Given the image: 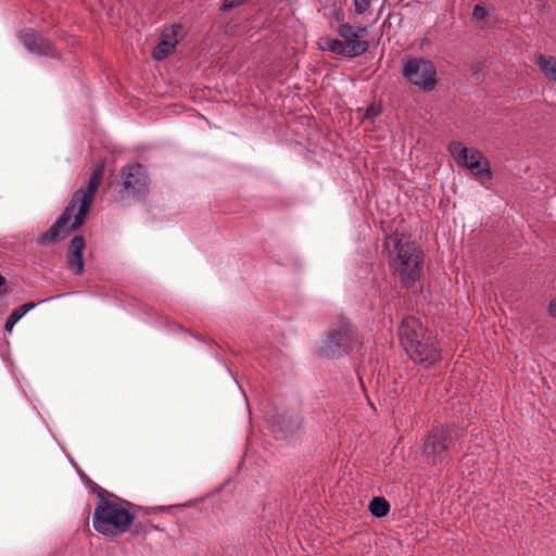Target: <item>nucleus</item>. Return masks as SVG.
Masks as SVG:
<instances>
[{
  "instance_id": "nucleus-1",
  "label": "nucleus",
  "mask_w": 556,
  "mask_h": 556,
  "mask_svg": "<svg viewBox=\"0 0 556 556\" xmlns=\"http://www.w3.org/2000/svg\"><path fill=\"white\" fill-rule=\"evenodd\" d=\"M383 249L391 274L403 287L412 288L422 271V251L403 232L388 235Z\"/></svg>"
},
{
  "instance_id": "nucleus-2",
  "label": "nucleus",
  "mask_w": 556,
  "mask_h": 556,
  "mask_svg": "<svg viewBox=\"0 0 556 556\" xmlns=\"http://www.w3.org/2000/svg\"><path fill=\"white\" fill-rule=\"evenodd\" d=\"M101 176H91L85 187L77 189L68 205L58 220L38 238L41 245L53 243L63 238L68 231L81 227L93 203Z\"/></svg>"
},
{
  "instance_id": "nucleus-3",
  "label": "nucleus",
  "mask_w": 556,
  "mask_h": 556,
  "mask_svg": "<svg viewBox=\"0 0 556 556\" xmlns=\"http://www.w3.org/2000/svg\"><path fill=\"white\" fill-rule=\"evenodd\" d=\"M134 505L115 495L101 497L93 516V529L105 536H117L129 530L135 520Z\"/></svg>"
},
{
  "instance_id": "nucleus-4",
  "label": "nucleus",
  "mask_w": 556,
  "mask_h": 556,
  "mask_svg": "<svg viewBox=\"0 0 556 556\" xmlns=\"http://www.w3.org/2000/svg\"><path fill=\"white\" fill-rule=\"evenodd\" d=\"M455 443L456 438L450 427L432 428L422 440L421 455L429 465H442Z\"/></svg>"
},
{
  "instance_id": "nucleus-5",
  "label": "nucleus",
  "mask_w": 556,
  "mask_h": 556,
  "mask_svg": "<svg viewBox=\"0 0 556 556\" xmlns=\"http://www.w3.org/2000/svg\"><path fill=\"white\" fill-rule=\"evenodd\" d=\"M357 343V336L353 326L345 319L339 320L330 330L328 338L320 348V354L333 358L348 353Z\"/></svg>"
},
{
  "instance_id": "nucleus-6",
  "label": "nucleus",
  "mask_w": 556,
  "mask_h": 556,
  "mask_svg": "<svg viewBox=\"0 0 556 556\" xmlns=\"http://www.w3.org/2000/svg\"><path fill=\"white\" fill-rule=\"evenodd\" d=\"M403 76L424 91H431L437 86V68L430 60L412 58L402 70Z\"/></svg>"
},
{
  "instance_id": "nucleus-7",
  "label": "nucleus",
  "mask_w": 556,
  "mask_h": 556,
  "mask_svg": "<svg viewBox=\"0 0 556 556\" xmlns=\"http://www.w3.org/2000/svg\"><path fill=\"white\" fill-rule=\"evenodd\" d=\"M450 152L459 165L472 174H492L489 160L479 150L466 148L454 141L450 144Z\"/></svg>"
},
{
  "instance_id": "nucleus-8",
  "label": "nucleus",
  "mask_w": 556,
  "mask_h": 556,
  "mask_svg": "<svg viewBox=\"0 0 556 556\" xmlns=\"http://www.w3.org/2000/svg\"><path fill=\"white\" fill-rule=\"evenodd\" d=\"M18 39L30 53L39 56H58L54 46L46 37L33 28L21 30L18 34Z\"/></svg>"
},
{
  "instance_id": "nucleus-9",
  "label": "nucleus",
  "mask_w": 556,
  "mask_h": 556,
  "mask_svg": "<svg viewBox=\"0 0 556 556\" xmlns=\"http://www.w3.org/2000/svg\"><path fill=\"white\" fill-rule=\"evenodd\" d=\"M413 345L414 352L410 350H405V352L415 363L433 364L441 358V351L432 333L418 341H414Z\"/></svg>"
},
{
  "instance_id": "nucleus-10",
  "label": "nucleus",
  "mask_w": 556,
  "mask_h": 556,
  "mask_svg": "<svg viewBox=\"0 0 556 556\" xmlns=\"http://www.w3.org/2000/svg\"><path fill=\"white\" fill-rule=\"evenodd\" d=\"M430 334L431 332L425 329L420 320L414 316H407L403 318L399 327V337L402 346L404 350H410L413 352V342L426 338V336Z\"/></svg>"
},
{
  "instance_id": "nucleus-11",
  "label": "nucleus",
  "mask_w": 556,
  "mask_h": 556,
  "mask_svg": "<svg viewBox=\"0 0 556 556\" xmlns=\"http://www.w3.org/2000/svg\"><path fill=\"white\" fill-rule=\"evenodd\" d=\"M324 50H328L334 54L352 59L364 54L368 48L369 42H349L339 39L327 38L325 40Z\"/></svg>"
},
{
  "instance_id": "nucleus-12",
  "label": "nucleus",
  "mask_w": 556,
  "mask_h": 556,
  "mask_svg": "<svg viewBox=\"0 0 556 556\" xmlns=\"http://www.w3.org/2000/svg\"><path fill=\"white\" fill-rule=\"evenodd\" d=\"M114 192L117 193L119 199L135 197L143 190L144 184L140 181L138 176H127L123 181H113L111 184Z\"/></svg>"
},
{
  "instance_id": "nucleus-13",
  "label": "nucleus",
  "mask_w": 556,
  "mask_h": 556,
  "mask_svg": "<svg viewBox=\"0 0 556 556\" xmlns=\"http://www.w3.org/2000/svg\"><path fill=\"white\" fill-rule=\"evenodd\" d=\"M535 64L538 65L544 77L553 84L556 80V58L553 55L538 54L535 55Z\"/></svg>"
},
{
  "instance_id": "nucleus-14",
  "label": "nucleus",
  "mask_w": 556,
  "mask_h": 556,
  "mask_svg": "<svg viewBox=\"0 0 556 556\" xmlns=\"http://www.w3.org/2000/svg\"><path fill=\"white\" fill-rule=\"evenodd\" d=\"M35 303L28 302L20 307L13 309V312L10 314L9 318L5 321L4 329L8 332H11L13 330L14 325L30 309L35 307Z\"/></svg>"
},
{
  "instance_id": "nucleus-15",
  "label": "nucleus",
  "mask_w": 556,
  "mask_h": 556,
  "mask_svg": "<svg viewBox=\"0 0 556 556\" xmlns=\"http://www.w3.org/2000/svg\"><path fill=\"white\" fill-rule=\"evenodd\" d=\"M337 31L339 36L343 38V41L368 42L367 40L361 39V35L358 34V31L349 23L340 24Z\"/></svg>"
},
{
  "instance_id": "nucleus-16",
  "label": "nucleus",
  "mask_w": 556,
  "mask_h": 556,
  "mask_svg": "<svg viewBox=\"0 0 556 556\" xmlns=\"http://www.w3.org/2000/svg\"><path fill=\"white\" fill-rule=\"evenodd\" d=\"M176 43H177V40H175V41H169L166 39L161 40L152 52L153 58L159 61L167 58L169 54H172L174 52Z\"/></svg>"
},
{
  "instance_id": "nucleus-17",
  "label": "nucleus",
  "mask_w": 556,
  "mask_h": 556,
  "mask_svg": "<svg viewBox=\"0 0 556 556\" xmlns=\"http://www.w3.org/2000/svg\"><path fill=\"white\" fill-rule=\"evenodd\" d=\"M369 511L375 517H384L390 511V504L384 497H374L369 504Z\"/></svg>"
},
{
  "instance_id": "nucleus-18",
  "label": "nucleus",
  "mask_w": 556,
  "mask_h": 556,
  "mask_svg": "<svg viewBox=\"0 0 556 556\" xmlns=\"http://www.w3.org/2000/svg\"><path fill=\"white\" fill-rule=\"evenodd\" d=\"M66 260H67V264H68L70 269H71L75 275H80V274H83V271H84V260H83V255H78V254H71V253H68V252H67Z\"/></svg>"
},
{
  "instance_id": "nucleus-19",
  "label": "nucleus",
  "mask_w": 556,
  "mask_h": 556,
  "mask_svg": "<svg viewBox=\"0 0 556 556\" xmlns=\"http://www.w3.org/2000/svg\"><path fill=\"white\" fill-rule=\"evenodd\" d=\"M85 249V239L81 236H76L72 239L68 253L83 255Z\"/></svg>"
},
{
  "instance_id": "nucleus-20",
  "label": "nucleus",
  "mask_w": 556,
  "mask_h": 556,
  "mask_svg": "<svg viewBox=\"0 0 556 556\" xmlns=\"http://www.w3.org/2000/svg\"><path fill=\"white\" fill-rule=\"evenodd\" d=\"M248 1L249 0H224V3L222 4L219 10L222 12L230 11L232 9H236V8L244 4Z\"/></svg>"
},
{
  "instance_id": "nucleus-21",
  "label": "nucleus",
  "mask_w": 556,
  "mask_h": 556,
  "mask_svg": "<svg viewBox=\"0 0 556 556\" xmlns=\"http://www.w3.org/2000/svg\"><path fill=\"white\" fill-rule=\"evenodd\" d=\"M142 168L143 166L140 163H129L121 169V174H138Z\"/></svg>"
},
{
  "instance_id": "nucleus-22",
  "label": "nucleus",
  "mask_w": 556,
  "mask_h": 556,
  "mask_svg": "<svg viewBox=\"0 0 556 556\" xmlns=\"http://www.w3.org/2000/svg\"><path fill=\"white\" fill-rule=\"evenodd\" d=\"M302 420L299 416L291 417L290 421L286 425H282L283 430L286 431H294L301 427Z\"/></svg>"
},
{
  "instance_id": "nucleus-23",
  "label": "nucleus",
  "mask_w": 556,
  "mask_h": 556,
  "mask_svg": "<svg viewBox=\"0 0 556 556\" xmlns=\"http://www.w3.org/2000/svg\"><path fill=\"white\" fill-rule=\"evenodd\" d=\"M353 1H354V7H355V12L357 14H363L369 8L371 0H353Z\"/></svg>"
},
{
  "instance_id": "nucleus-24",
  "label": "nucleus",
  "mask_w": 556,
  "mask_h": 556,
  "mask_svg": "<svg viewBox=\"0 0 556 556\" xmlns=\"http://www.w3.org/2000/svg\"><path fill=\"white\" fill-rule=\"evenodd\" d=\"M486 9L480 4L475 5L472 16L476 20H483L486 16Z\"/></svg>"
},
{
  "instance_id": "nucleus-25",
  "label": "nucleus",
  "mask_w": 556,
  "mask_h": 556,
  "mask_svg": "<svg viewBox=\"0 0 556 556\" xmlns=\"http://www.w3.org/2000/svg\"><path fill=\"white\" fill-rule=\"evenodd\" d=\"M471 73L473 76H477L483 70V63L478 61L471 65Z\"/></svg>"
},
{
  "instance_id": "nucleus-26",
  "label": "nucleus",
  "mask_w": 556,
  "mask_h": 556,
  "mask_svg": "<svg viewBox=\"0 0 556 556\" xmlns=\"http://www.w3.org/2000/svg\"><path fill=\"white\" fill-rule=\"evenodd\" d=\"M378 114H379V112L374 106H371V108L367 109L365 116H366V118L372 119Z\"/></svg>"
},
{
  "instance_id": "nucleus-27",
  "label": "nucleus",
  "mask_w": 556,
  "mask_h": 556,
  "mask_svg": "<svg viewBox=\"0 0 556 556\" xmlns=\"http://www.w3.org/2000/svg\"><path fill=\"white\" fill-rule=\"evenodd\" d=\"M548 313L552 317H556V299L549 302Z\"/></svg>"
},
{
  "instance_id": "nucleus-28",
  "label": "nucleus",
  "mask_w": 556,
  "mask_h": 556,
  "mask_svg": "<svg viewBox=\"0 0 556 556\" xmlns=\"http://www.w3.org/2000/svg\"><path fill=\"white\" fill-rule=\"evenodd\" d=\"M104 164H98L91 174H103Z\"/></svg>"
},
{
  "instance_id": "nucleus-29",
  "label": "nucleus",
  "mask_w": 556,
  "mask_h": 556,
  "mask_svg": "<svg viewBox=\"0 0 556 556\" xmlns=\"http://www.w3.org/2000/svg\"><path fill=\"white\" fill-rule=\"evenodd\" d=\"M357 31H358V34H359V33H367V28H366V27H359V28L357 29Z\"/></svg>"
},
{
  "instance_id": "nucleus-30",
  "label": "nucleus",
  "mask_w": 556,
  "mask_h": 556,
  "mask_svg": "<svg viewBox=\"0 0 556 556\" xmlns=\"http://www.w3.org/2000/svg\"><path fill=\"white\" fill-rule=\"evenodd\" d=\"M5 283V279L0 275V287H2Z\"/></svg>"
},
{
  "instance_id": "nucleus-31",
  "label": "nucleus",
  "mask_w": 556,
  "mask_h": 556,
  "mask_svg": "<svg viewBox=\"0 0 556 556\" xmlns=\"http://www.w3.org/2000/svg\"><path fill=\"white\" fill-rule=\"evenodd\" d=\"M482 178H491V175H488V176H481Z\"/></svg>"
}]
</instances>
